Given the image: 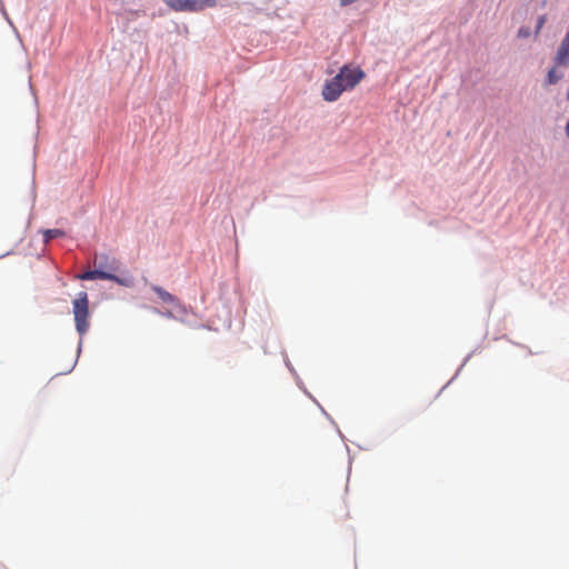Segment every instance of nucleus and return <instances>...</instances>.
<instances>
[{
    "instance_id": "1",
    "label": "nucleus",
    "mask_w": 569,
    "mask_h": 569,
    "mask_svg": "<svg viewBox=\"0 0 569 569\" xmlns=\"http://www.w3.org/2000/svg\"><path fill=\"white\" fill-rule=\"evenodd\" d=\"M102 259L108 260V257L101 256L99 258H96L94 264L98 268L94 270H89L81 274H78L77 278L80 280H96V279L112 280V281H116L119 284L124 286V287H130L133 284L132 277L126 276V277L120 278L117 274L102 269Z\"/></svg>"
},
{
    "instance_id": "2",
    "label": "nucleus",
    "mask_w": 569,
    "mask_h": 569,
    "mask_svg": "<svg viewBox=\"0 0 569 569\" xmlns=\"http://www.w3.org/2000/svg\"><path fill=\"white\" fill-rule=\"evenodd\" d=\"M76 328L80 335L89 329V299L87 292H79L72 302Z\"/></svg>"
},
{
    "instance_id": "3",
    "label": "nucleus",
    "mask_w": 569,
    "mask_h": 569,
    "mask_svg": "<svg viewBox=\"0 0 569 569\" xmlns=\"http://www.w3.org/2000/svg\"><path fill=\"white\" fill-rule=\"evenodd\" d=\"M174 11L198 12L217 4V0H166Z\"/></svg>"
},
{
    "instance_id": "4",
    "label": "nucleus",
    "mask_w": 569,
    "mask_h": 569,
    "mask_svg": "<svg viewBox=\"0 0 569 569\" xmlns=\"http://www.w3.org/2000/svg\"><path fill=\"white\" fill-rule=\"evenodd\" d=\"M339 74H342L341 83L345 91L352 90L365 77L360 68L350 66H343Z\"/></svg>"
},
{
    "instance_id": "5",
    "label": "nucleus",
    "mask_w": 569,
    "mask_h": 569,
    "mask_svg": "<svg viewBox=\"0 0 569 569\" xmlns=\"http://www.w3.org/2000/svg\"><path fill=\"white\" fill-rule=\"evenodd\" d=\"M342 74L337 73L330 81H328L322 89V97L326 101L333 102L339 99L345 91L341 83Z\"/></svg>"
},
{
    "instance_id": "6",
    "label": "nucleus",
    "mask_w": 569,
    "mask_h": 569,
    "mask_svg": "<svg viewBox=\"0 0 569 569\" xmlns=\"http://www.w3.org/2000/svg\"><path fill=\"white\" fill-rule=\"evenodd\" d=\"M555 61L558 66H568L569 63V31L566 33L558 48Z\"/></svg>"
},
{
    "instance_id": "7",
    "label": "nucleus",
    "mask_w": 569,
    "mask_h": 569,
    "mask_svg": "<svg viewBox=\"0 0 569 569\" xmlns=\"http://www.w3.org/2000/svg\"><path fill=\"white\" fill-rule=\"evenodd\" d=\"M152 290L158 297V300H157L158 302H161L166 306H171V307H174L178 305V299L174 296H172L171 293H169L168 291H166L163 288L153 286Z\"/></svg>"
},
{
    "instance_id": "8",
    "label": "nucleus",
    "mask_w": 569,
    "mask_h": 569,
    "mask_svg": "<svg viewBox=\"0 0 569 569\" xmlns=\"http://www.w3.org/2000/svg\"><path fill=\"white\" fill-rule=\"evenodd\" d=\"M63 236L64 231H62L61 229H47L43 231V241L48 243L52 239Z\"/></svg>"
},
{
    "instance_id": "9",
    "label": "nucleus",
    "mask_w": 569,
    "mask_h": 569,
    "mask_svg": "<svg viewBox=\"0 0 569 569\" xmlns=\"http://www.w3.org/2000/svg\"><path fill=\"white\" fill-rule=\"evenodd\" d=\"M562 78V73L551 68L547 74V84H556Z\"/></svg>"
},
{
    "instance_id": "10",
    "label": "nucleus",
    "mask_w": 569,
    "mask_h": 569,
    "mask_svg": "<svg viewBox=\"0 0 569 569\" xmlns=\"http://www.w3.org/2000/svg\"><path fill=\"white\" fill-rule=\"evenodd\" d=\"M102 269L110 271L116 274V271L118 270V262L116 259H110L108 257V260L102 259Z\"/></svg>"
},
{
    "instance_id": "11",
    "label": "nucleus",
    "mask_w": 569,
    "mask_h": 569,
    "mask_svg": "<svg viewBox=\"0 0 569 569\" xmlns=\"http://www.w3.org/2000/svg\"><path fill=\"white\" fill-rule=\"evenodd\" d=\"M546 21H547V16L546 14H542V16H540L538 18L537 26H536V31H535L536 36H538L540 33V31L543 28Z\"/></svg>"
},
{
    "instance_id": "12",
    "label": "nucleus",
    "mask_w": 569,
    "mask_h": 569,
    "mask_svg": "<svg viewBox=\"0 0 569 569\" xmlns=\"http://www.w3.org/2000/svg\"><path fill=\"white\" fill-rule=\"evenodd\" d=\"M530 34H531L530 29L527 28V27H521L518 30V37L519 38H528V37H530Z\"/></svg>"
},
{
    "instance_id": "13",
    "label": "nucleus",
    "mask_w": 569,
    "mask_h": 569,
    "mask_svg": "<svg viewBox=\"0 0 569 569\" xmlns=\"http://www.w3.org/2000/svg\"><path fill=\"white\" fill-rule=\"evenodd\" d=\"M565 130H566V134L569 137V119H568Z\"/></svg>"
}]
</instances>
